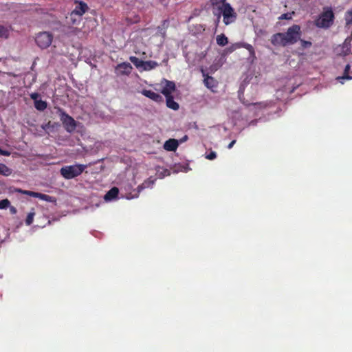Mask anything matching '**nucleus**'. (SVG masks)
<instances>
[{"label":"nucleus","mask_w":352,"mask_h":352,"mask_svg":"<svg viewBox=\"0 0 352 352\" xmlns=\"http://www.w3.org/2000/svg\"><path fill=\"white\" fill-rule=\"evenodd\" d=\"M165 85L162 87L161 93L166 98L172 96V93L175 91L176 86L174 82L164 80Z\"/></svg>","instance_id":"nucleus-11"},{"label":"nucleus","mask_w":352,"mask_h":352,"mask_svg":"<svg viewBox=\"0 0 352 352\" xmlns=\"http://www.w3.org/2000/svg\"><path fill=\"white\" fill-rule=\"evenodd\" d=\"M155 179H153L151 177L145 180L142 184L139 185L136 190H134V193H130L128 196V199H133L137 198L139 196L140 192L146 188H151Z\"/></svg>","instance_id":"nucleus-9"},{"label":"nucleus","mask_w":352,"mask_h":352,"mask_svg":"<svg viewBox=\"0 0 352 352\" xmlns=\"http://www.w3.org/2000/svg\"><path fill=\"white\" fill-rule=\"evenodd\" d=\"M301 42H302V46L305 47H309L311 45V43L309 41H302Z\"/></svg>","instance_id":"nucleus-33"},{"label":"nucleus","mask_w":352,"mask_h":352,"mask_svg":"<svg viewBox=\"0 0 352 352\" xmlns=\"http://www.w3.org/2000/svg\"><path fill=\"white\" fill-rule=\"evenodd\" d=\"M34 107L38 111H43L47 108V102L41 100H36Z\"/></svg>","instance_id":"nucleus-22"},{"label":"nucleus","mask_w":352,"mask_h":352,"mask_svg":"<svg viewBox=\"0 0 352 352\" xmlns=\"http://www.w3.org/2000/svg\"><path fill=\"white\" fill-rule=\"evenodd\" d=\"M334 19V13L332 9L329 7H324L322 12L315 21V25L318 28L327 29L333 25Z\"/></svg>","instance_id":"nucleus-3"},{"label":"nucleus","mask_w":352,"mask_h":352,"mask_svg":"<svg viewBox=\"0 0 352 352\" xmlns=\"http://www.w3.org/2000/svg\"><path fill=\"white\" fill-rule=\"evenodd\" d=\"M12 170L8 168L6 164L0 163V175L3 176H9L12 174Z\"/></svg>","instance_id":"nucleus-21"},{"label":"nucleus","mask_w":352,"mask_h":352,"mask_svg":"<svg viewBox=\"0 0 352 352\" xmlns=\"http://www.w3.org/2000/svg\"><path fill=\"white\" fill-rule=\"evenodd\" d=\"M53 35L49 32H42L36 34L35 41L41 49H46L50 46L53 41Z\"/></svg>","instance_id":"nucleus-7"},{"label":"nucleus","mask_w":352,"mask_h":352,"mask_svg":"<svg viewBox=\"0 0 352 352\" xmlns=\"http://www.w3.org/2000/svg\"><path fill=\"white\" fill-rule=\"evenodd\" d=\"M57 111L65 129L69 133L73 132L77 126L76 120L60 107L57 109Z\"/></svg>","instance_id":"nucleus-5"},{"label":"nucleus","mask_w":352,"mask_h":352,"mask_svg":"<svg viewBox=\"0 0 352 352\" xmlns=\"http://www.w3.org/2000/svg\"><path fill=\"white\" fill-rule=\"evenodd\" d=\"M236 143V140H232L228 145V148L230 149L232 148V146L234 145V144Z\"/></svg>","instance_id":"nucleus-35"},{"label":"nucleus","mask_w":352,"mask_h":352,"mask_svg":"<svg viewBox=\"0 0 352 352\" xmlns=\"http://www.w3.org/2000/svg\"><path fill=\"white\" fill-rule=\"evenodd\" d=\"M31 98L34 100V101L38 100L37 98H38L39 95L37 93H32L31 95Z\"/></svg>","instance_id":"nucleus-32"},{"label":"nucleus","mask_w":352,"mask_h":352,"mask_svg":"<svg viewBox=\"0 0 352 352\" xmlns=\"http://www.w3.org/2000/svg\"><path fill=\"white\" fill-rule=\"evenodd\" d=\"M243 47L250 52V54L253 55L254 54V48L251 45L245 43L243 44Z\"/></svg>","instance_id":"nucleus-29"},{"label":"nucleus","mask_w":352,"mask_h":352,"mask_svg":"<svg viewBox=\"0 0 352 352\" xmlns=\"http://www.w3.org/2000/svg\"><path fill=\"white\" fill-rule=\"evenodd\" d=\"M88 10V6L85 3L80 1L71 13V18L75 15L81 16Z\"/></svg>","instance_id":"nucleus-14"},{"label":"nucleus","mask_w":352,"mask_h":352,"mask_svg":"<svg viewBox=\"0 0 352 352\" xmlns=\"http://www.w3.org/2000/svg\"><path fill=\"white\" fill-rule=\"evenodd\" d=\"M0 155L3 156H9L10 155V152L6 150H3L0 148Z\"/></svg>","instance_id":"nucleus-31"},{"label":"nucleus","mask_w":352,"mask_h":352,"mask_svg":"<svg viewBox=\"0 0 352 352\" xmlns=\"http://www.w3.org/2000/svg\"><path fill=\"white\" fill-rule=\"evenodd\" d=\"M118 188L117 187H113L105 194L104 198L106 201H111L118 197Z\"/></svg>","instance_id":"nucleus-16"},{"label":"nucleus","mask_w":352,"mask_h":352,"mask_svg":"<svg viewBox=\"0 0 352 352\" xmlns=\"http://www.w3.org/2000/svg\"><path fill=\"white\" fill-rule=\"evenodd\" d=\"M287 45L296 43L300 38V28L298 25H294L288 28L286 33H283Z\"/></svg>","instance_id":"nucleus-6"},{"label":"nucleus","mask_w":352,"mask_h":352,"mask_svg":"<svg viewBox=\"0 0 352 352\" xmlns=\"http://www.w3.org/2000/svg\"><path fill=\"white\" fill-rule=\"evenodd\" d=\"M280 19H292V14L291 13H286L281 15L280 17Z\"/></svg>","instance_id":"nucleus-30"},{"label":"nucleus","mask_w":352,"mask_h":352,"mask_svg":"<svg viewBox=\"0 0 352 352\" xmlns=\"http://www.w3.org/2000/svg\"><path fill=\"white\" fill-rule=\"evenodd\" d=\"M179 146L178 141L175 139H169L164 144V148L168 151H175Z\"/></svg>","instance_id":"nucleus-15"},{"label":"nucleus","mask_w":352,"mask_h":352,"mask_svg":"<svg viewBox=\"0 0 352 352\" xmlns=\"http://www.w3.org/2000/svg\"><path fill=\"white\" fill-rule=\"evenodd\" d=\"M34 212H30L25 219V223L28 226L31 225L33 223Z\"/></svg>","instance_id":"nucleus-26"},{"label":"nucleus","mask_w":352,"mask_h":352,"mask_svg":"<svg viewBox=\"0 0 352 352\" xmlns=\"http://www.w3.org/2000/svg\"><path fill=\"white\" fill-rule=\"evenodd\" d=\"M166 32L163 28L159 29L158 32L156 33V36H160L161 39H164L165 37Z\"/></svg>","instance_id":"nucleus-27"},{"label":"nucleus","mask_w":352,"mask_h":352,"mask_svg":"<svg viewBox=\"0 0 352 352\" xmlns=\"http://www.w3.org/2000/svg\"><path fill=\"white\" fill-rule=\"evenodd\" d=\"M117 66H122V67L130 66V64L129 63H122L118 64Z\"/></svg>","instance_id":"nucleus-37"},{"label":"nucleus","mask_w":352,"mask_h":352,"mask_svg":"<svg viewBox=\"0 0 352 352\" xmlns=\"http://www.w3.org/2000/svg\"><path fill=\"white\" fill-rule=\"evenodd\" d=\"M10 205V202L8 199H2L0 201V209H6Z\"/></svg>","instance_id":"nucleus-25"},{"label":"nucleus","mask_w":352,"mask_h":352,"mask_svg":"<svg viewBox=\"0 0 352 352\" xmlns=\"http://www.w3.org/2000/svg\"><path fill=\"white\" fill-rule=\"evenodd\" d=\"M166 103L167 107L173 110H178L179 108V104L174 100L173 96H168L166 98Z\"/></svg>","instance_id":"nucleus-18"},{"label":"nucleus","mask_w":352,"mask_h":352,"mask_svg":"<svg viewBox=\"0 0 352 352\" xmlns=\"http://www.w3.org/2000/svg\"><path fill=\"white\" fill-rule=\"evenodd\" d=\"M201 72L203 74V76L204 77V85L212 92H217L216 89L218 87V81L214 78L209 76L208 74L206 72V70L204 69V67H201Z\"/></svg>","instance_id":"nucleus-8"},{"label":"nucleus","mask_w":352,"mask_h":352,"mask_svg":"<svg viewBox=\"0 0 352 352\" xmlns=\"http://www.w3.org/2000/svg\"><path fill=\"white\" fill-rule=\"evenodd\" d=\"M19 192L24 194V195H28V193H30V190H18Z\"/></svg>","instance_id":"nucleus-36"},{"label":"nucleus","mask_w":352,"mask_h":352,"mask_svg":"<svg viewBox=\"0 0 352 352\" xmlns=\"http://www.w3.org/2000/svg\"><path fill=\"white\" fill-rule=\"evenodd\" d=\"M261 79V74L258 72L256 71L255 67H249L243 75V80L240 85L238 91L239 98L246 106L254 105L258 107L259 109H265L270 106V102H259L255 103H250L248 100L243 98V94L245 87L247 85L251 83L252 85H256Z\"/></svg>","instance_id":"nucleus-1"},{"label":"nucleus","mask_w":352,"mask_h":352,"mask_svg":"<svg viewBox=\"0 0 352 352\" xmlns=\"http://www.w3.org/2000/svg\"><path fill=\"white\" fill-rule=\"evenodd\" d=\"M352 40V32L351 36H348L342 45L337 46L335 49L337 54L340 56H346L351 52V41Z\"/></svg>","instance_id":"nucleus-10"},{"label":"nucleus","mask_w":352,"mask_h":352,"mask_svg":"<svg viewBox=\"0 0 352 352\" xmlns=\"http://www.w3.org/2000/svg\"><path fill=\"white\" fill-rule=\"evenodd\" d=\"M217 157V153L214 151H211L209 154L206 155V158L209 160H213Z\"/></svg>","instance_id":"nucleus-28"},{"label":"nucleus","mask_w":352,"mask_h":352,"mask_svg":"<svg viewBox=\"0 0 352 352\" xmlns=\"http://www.w3.org/2000/svg\"><path fill=\"white\" fill-rule=\"evenodd\" d=\"M10 211H11V212H12V214H15V213L16 212V208H15L14 207H13V206H12V207L10 208Z\"/></svg>","instance_id":"nucleus-38"},{"label":"nucleus","mask_w":352,"mask_h":352,"mask_svg":"<svg viewBox=\"0 0 352 352\" xmlns=\"http://www.w3.org/2000/svg\"><path fill=\"white\" fill-rule=\"evenodd\" d=\"M143 69L142 70H145V71H148V70H151V69H153V67H142Z\"/></svg>","instance_id":"nucleus-39"},{"label":"nucleus","mask_w":352,"mask_h":352,"mask_svg":"<svg viewBox=\"0 0 352 352\" xmlns=\"http://www.w3.org/2000/svg\"><path fill=\"white\" fill-rule=\"evenodd\" d=\"M228 42V38L223 34L217 36V43L219 45L225 46Z\"/></svg>","instance_id":"nucleus-23"},{"label":"nucleus","mask_w":352,"mask_h":352,"mask_svg":"<svg viewBox=\"0 0 352 352\" xmlns=\"http://www.w3.org/2000/svg\"><path fill=\"white\" fill-rule=\"evenodd\" d=\"M10 30V27L0 25V38L5 39L8 38L9 37Z\"/></svg>","instance_id":"nucleus-20"},{"label":"nucleus","mask_w":352,"mask_h":352,"mask_svg":"<svg viewBox=\"0 0 352 352\" xmlns=\"http://www.w3.org/2000/svg\"><path fill=\"white\" fill-rule=\"evenodd\" d=\"M115 68H116V72H121V71L120 70V69H122V67H115ZM124 69H129V71H128V72H131L130 70H131L133 67H124Z\"/></svg>","instance_id":"nucleus-34"},{"label":"nucleus","mask_w":352,"mask_h":352,"mask_svg":"<svg viewBox=\"0 0 352 352\" xmlns=\"http://www.w3.org/2000/svg\"><path fill=\"white\" fill-rule=\"evenodd\" d=\"M28 195L33 197L40 198L43 200H47V198L49 197V196L47 195L42 194L40 192H33V191H30V193H28Z\"/></svg>","instance_id":"nucleus-24"},{"label":"nucleus","mask_w":352,"mask_h":352,"mask_svg":"<svg viewBox=\"0 0 352 352\" xmlns=\"http://www.w3.org/2000/svg\"><path fill=\"white\" fill-rule=\"evenodd\" d=\"M85 164L64 166L60 170V175L66 179H72L80 175L87 168Z\"/></svg>","instance_id":"nucleus-4"},{"label":"nucleus","mask_w":352,"mask_h":352,"mask_svg":"<svg viewBox=\"0 0 352 352\" xmlns=\"http://www.w3.org/2000/svg\"><path fill=\"white\" fill-rule=\"evenodd\" d=\"M271 43L276 46L287 45L283 33H277L274 34L271 38Z\"/></svg>","instance_id":"nucleus-13"},{"label":"nucleus","mask_w":352,"mask_h":352,"mask_svg":"<svg viewBox=\"0 0 352 352\" xmlns=\"http://www.w3.org/2000/svg\"><path fill=\"white\" fill-rule=\"evenodd\" d=\"M130 60L133 64L135 65V66H154L155 63H153L151 62H144L143 60H140L139 58L135 57V56H131Z\"/></svg>","instance_id":"nucleus-17"},{"label":"nucleus","mask_w":352,"mask_h":352,"mask_svg":"<svg viewBox=\"0 0 352 352\" xmlns=\"http://www.w3.org/2000/svg\"><path fill=\"white\" fill-rule=\"evenodd\" d=\"M141 93L143 96L156 102H162L164 100L162 96L160 94L151 90L143 89Z\"/></svg>","instance_id":"nucleus-12"},{"label":"nucleus","mask_w":352,"mask_h":352,"mask_svg":"<svg viewBox=\"0 0 352 352\" xmlns=\"http://www.w3.org/2000/svg\"><path fill=\"white\" fill-rule=\"evenodd\" d=\"M350 69H351V67H345V69H344L343 75L341 76H338L336 78V80L338 82H341L342 84L344 80H351V79H352V76H351L349 75V74Z\"/></svg>","instance_id":"nucleus-19"},{"label":"nucleus","mask_w":352,"mask_h":352,"mask_svg":"<svg viewBox=\"0 0 352 352\" xmlns=\"http://www.w3.org/2000/svg\"><path fill=\"white\" fill-rule=\"evenodd\" d=\"M212 7V12L217 16V23L220 21L221 15L223 17V23L226 25H229L234 21L236 19V13L233 8L226 0H210Z\"/></svg>","instance_id":"nucleus-2"}]
</instances>
